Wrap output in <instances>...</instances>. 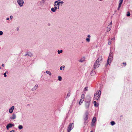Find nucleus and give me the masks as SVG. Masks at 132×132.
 Listing matches in <instances>:
<instances>
[{
  "instance_id": "nucleus-32",
  "label": "nucleus",
  "mask_w": 132,
  "mask_h": 132,
  "mask_svg": "<svg viewBox=\"0 0 132 132\" xmlns=\"http://www.w3.org/2000/svg\"><path fill=\"white\" fill-rule=\"evenodd\" d=\"M86 40L87 42H90V38H87L86 39Z\"/></svg>"
},
{
  "instance_id": "nucleus-17",
  "label": "nucleus",
  "mask_w": 132,
  "mask_h": 132,
  "mask_svg": "<svg viewBox=\"0 0 132 132\" xmlns=\"http://www.w3.org/2000/svg\"><path fill=\"white\" fill-rule=\"evenodd\" d=\"M96 121V118L95 117L92 120V122L95 123Z\"/></svg>"
},
{
  "instance_id": "nucleus-13",
  "label": "nucleus",
  "mask_w": 132,
  "mask_h": 132,
  "mask_svg": "<svg viewBox=\"0 0 132 132\" xmlns=\"http://www.w3.org/2000/svg\"><path fill=\"white\" fill-rule=\"evenodd\" d=\"M112 25H109L107 29V31L109 32L110 31L111 28H112Z\"/></svg>"
},
{
  "instance_id": "nucleus-34",
  "label": "nucleus",
  "mask_w": 132,
  "mask_h": 132,
  "mask_svg": "<svg viewBox=\"0 0 132 132\" xmlns=\"http://www.w3.org/2000/svg\"><path fill=\"white\" fill-rule=\"evenodd\" d=\"M108 44L109 45H110L111 44V41H110V38L109 39V42Z\"/></svg>"
},
{
  "instance_id": "nucleus-41",
  "label": "nucleus",
  "mask_w": 132,
  "mask_h": 132,
  "mask_svg": "<svg viewBox=\"0 0 132 132\" xmlns=\"http://www.w3.org/2000/svg\"><path fill=\"white\" fill-rule=\"evenodd\" d=\"M13 18V16L12 15H11L10 16V19H12Z\"/></svg>"
},
{
  "instance_id": "nucleus-9",
  "label": "nucleus",
  "mask_w": 132,
  "mask_h": 132,
  "mask_svg": "<svg viewBox=\"0 0 132 132\" xmlns=\"http://www.w3.org/2000/svg\"><path fill=\"white\" fill-rule=\"evenodd\" d=\"M60 1V0H59L54 2L53 4L54 6L60 7V3L59 2V1Z\"/></svg>"
},
{
  "instance_id": "nucleus-19",
  "label": "nucleus",
  "mask_w": 132,
  "mask_h": 132,
  "mask_svg": "<svg viewBox=\"0 0 132 132\" xmlns=\"http://www.w3.org/2000/svg\"><path fill=\"white\" fill-rule=\"evenodd\" d=\"M95 74V71H94L93 70L90 73V74L92 76H93Z\"/></svg>"
},
{
  "instance_id": "nucleus-11",
  "label": "nucleus",
  "mask_w": 132,
  "mask_h": 132,
  "mask_svg": "<svg viewBox=\"0 0 132 132\" xmlns=\"http://www.w3.org/2000/svg\"><path fill=\"white\" fill-rule=\"evenodd\" d=\"M27 55L28 56H29L31 57L33 55V54H32V53H31V52H28L26 54L24 55V56H27Z\"/></svg>"
},
{
  "instance_id": "nucleus-2",
  "label": "nucleus",
  "mask_w": 132,
  "mask_h": 132,
  "mask_svg": "<svg viewBox=\"0 0 132 132\" xmlns=\"http://www.w3.org/2000/svg\"><path fill=\"white\" fill-rule=\"evenodd\" d=\"M85 107L86 109H88L89 108L90 104V97L89 96L88 97L85 101Z\"/></svg>"
},
{
  "instance_id": "nucleus-29",
  "label": "nucleus",
  "mask_w": 132,
  "mask_h": 132,
  "mask_svg": "<svg viewBox=\"0 0 132 132\" xmlns=\"http://www.w3.org/2000/svg\"><path fill=\"white\" fill-rule=\"evenodd\" d=\"M54 8L55 11L57 10V9H59V7H57V6H54Z\"/></svg>"
},
{
  "instance_id": "nucleus-16",
  "label": "nucleus",
  "mask_w": 132,
  "mask_h": 132,
  "mask_svg": "<svg viewBox=\"0 0 132 132\" xmlns=\"http://www.w3.org/2000/svg\"><path fill=\"white\" fill-rule=\"evenodd\" d=\"M94 106L95 107H97L99 105V104L97 103L96 101H95L94 102Z\"/></svg>"
},
{
  "instance_id": "nucleus-48",
  "label": "nucleus",
  "mask_w": 132,
  "mask_h": 132,
  "mask_svg": "<svg viewBox=\"0 0 132 132\" xmlns=\"http://www.w3.org/2000/svg\"><path fill=\"white\" fill-rule=\"evenodd\" d=\"M67 131H68V132H70V130L69 131V130L68 129H67Z\"/></svg>"
},
{
  "instance_id": "nucleus-30",
  "label": "nucleus",
  "mask_w": 132,
  "mask_h": 132,
  "mask_svg": "<svg viewBox=\"0 0 132 132\" xmlns=\"http://www.w3.org/2000/svg\"><path fill=\"white\" fill-rule=\"evenodd\" d=\"M123 0H119L120 3L119 4V5H121L122 4V3Z\"/></svg>"
},
{
  "instance_id": "nucleus-47",
  "label": "nucleus",
  "mask_w": 132,
  "mask_h": 132,
  "mask_svg": "<svg viewBox=\"0 0 132 132\" xmlns=\"http://www.w3.org/2000/svg\"><path fill=\"white\" fill-rule=\"evenodd\" d=\"M87 37H89L88 38H89V37H90V36L89 35H88L87 36Z\"/></svg>"
},
{
  "instance_id": "nucleus-52",
  "label": "nucleus",
  "mask_w": 132,
  "mask_h": 132,
  "mask_svg": "<svg viewBox=\"0 0 132 132\" xmlns=\"http://www.w3.org/2000/svg\"><path fill=\"white\" fill-rule=\"evenodd\" d=\"M100 1H102V0H100Z\"/></svg>"
},
{
  "instance_id": "nucleus-33",
  "label": "nucleus",
  "mask_w": 132,
  "mask_h": 132,
  "mask_svg": "<svg viewBox=\"0 0 132 132\" xmlns=\"http://www.w3.org/2000/svg\"><path fill=\"white\" fill-rule=\"evenodd\" d=\"M130 12H127V16H130Z\"/></svg>"
},
{
  "instance_id": "nucleus-15",
  "label": "nucleus",
  "mask_w": 132,
  "mask_h": 132,
  "mask_svg": "<svg viewBox=\"0 0 132 132\" xmlns=\"http://www.w3.org/2000/svg\"><path fill=\"white\" fill-rule=\"evenodd\" d=\"M38 87V85L37 84L35 86V87L33 88L31 90L33 91H34L35 90H36V89H37V88Z\"/></svg>"
},
{
  "instance_id": "nucleus-8",
  "label": "nucleus",
  "mask_w": 132,
  "mask_h": 132,
  "mask_svg": "<svg viewBox=\"0 0 132 132\" xmlns=\"http://www.w3.org/2000/svg\"><path fill=\"white\" fill-rule=\"evenodd\" d=\"M14 124L13 123H9L6 126V129L8 130L10 128L12 127L13 126H14Z\"/></svg>"
},
{
  "instance_id": "nucleus-7",
  "label": "nucleus",
  "mask_w": 132,
  "mask_h": 132,
  "mask_svg": "<svg viewBox=\"0 0 132 132\" xmlns=\"http://www.w3.org/2000/svg\"><path fill=\"white\" fill-rule=\"evenodd\" d=\"M88 111H86L85 113V116L84 118L85 120V124H86L87 123V121H86L88 119Z\"/></svg>"
},
{
  "instance_id": "nucleus-4",
  "label": "nucleus",
  "mask_w": 132,
  "mask_h": 132,
  "mask_svg": "<svg viewBox=\"0 0 132 132\" xmlns=\"http://www.w3.org/2000/svg\"><path fill=\"white\" fill-rule=\"evenodd\" d=\"M101 94V90H100L99 91H97L96 93L94 95V98L95 99L98 100L100 98V96Z\"/></svg>"
},
{
  "instance_id": "nucleus-45",
  "label": "nucleus",
  "mask_w": 132,
  "mask_h": 132,
  "mask_svg": "<svg viewBox=\"0 0 132 132\" xmlns=\"http://www.w3.org/2000/svg\"><path fill=\"white\" fill-rule=\"evenodd\" d=\"M4 64H2V66L3 67H4Z\"/></svg>"
},
{
  "instance_id": "nucleus-35",
  "label": "nucleus",
  "mask_w": 132,
  "mask_h": 132,
  "mask_svg": "<svg viewBox=\"0 0 132 132\" xmlns=\"http://www.w3.org/2000/svg\"><path fill=\"white\" fill-rule=\"evenodd\" d=\"M95 125V123L92 122L91 123V126L92 127H93Z\"/></svg>"
},
{
  "instance_id": "nucleus-44",
  "label": "nucleus",
  "mask_w": 132,
  "mask_h": 132,
  "mask_svg": "<svg viewBox=\"0 0 132 132\" xmlns=\"http://www.w3.org/2000/svg\"><path fill=\"white\" fill-rule=\"evenodd\" d=\"M109 25H112V22H111L110 23V24Z\"/></svg>"
},
{
  "instance_id": "nucleus-40",
  "label": "nucleus",
  "mask_w": 132,
  "mask_h": 132,
  "mask_svg": "<svg viewBox=\"0 0 132 132\" xmlns=\"http://www.w3.org/2000/svg\"><path fill=\"white\" fill-rule=\"evenodd\" d=\"M87 88H88L87 87H85V88H84L85 90H88Z\"/></svg>"
},
{
  "instance_id": "nucleus-39",
  "label": "nucleus",
  "mask_w": 132,
  "mask_h": 132,
  "mask_svg": "<svg viewBox=\"0 0 132 132\" xmlns=\"http://www.w3.org/2000/svg\"><path fill=\"white\" fill-rule=\"evenodd\" d=\"M3 34V32L2 31H0V36L2 35Z\"/></svg>"
},
{
  "instance_id": "nucleus-28",
  "label": "nucleus",
  "mask_w": 132,
  "mask_h": 132,
  "mask_svg": "<svg viewBox=\"0 0 132 132\" xmlns=\"http://www.w3.org/2000/svg\"><path fill=\"white\" fill-rule=\"evenodd\" d=\"M85 95L84 94H82L81 96V99L84 100Z\"/></svg>"
},
{
  "instance_id": "nucleus-20",
  "label": "nucleus",
  "mask_w": 132,
  "mask_h": 132,
  "mask_svg": "<svg viewBox=\"0 0 132 132\" xmlns=\"http://www.w3.org/2000/svg\"><path fill=\"white\" fill-rule=\"evenodd\" d=\"M84 100V99H81L80 100L79 102V104L80 105L83 102Z\"/></svg>"
},
{
  "instance_id": "nucleus-36",
  "label": "nucleus",
  "mask_w": 132,
  "mask_h": 132,
  "mask_svg": "<svg viewBox=\"0 0 132 132\" xmlns=\"http://www.w3.org/2000/svg\"><path fill=\"white\" fill-rule=\"evenodd\" d=\"M60 1H59V3H60V4L61 3V4H62L64 3V2L63 1H62L60 2Z\"/></svg>"
},
{
  "instance_id": "nucleus-37",
  "label": "nucleus",
  "mask_w": 132,
  "mask_h": 132,
  "mask_svg": "<svg viewBox=\"0 0 132 132\" xmlns=\"http://www.w3.org/2000/svg\"><path fill=\"white\" fill-rule=\"evenodd\" d=\"M121 5L119 4L118 7L117 9L118 10H119V9H120V7H121Z\"/></svg>"
},
{
  "instance_id": "nucleus-50",
  "label": "nucleus",
  "mask_w": 132,
  "mask_h": 132,
  "mask_svg": "<svg viewBox=\"0 0 132 132\" xmlns=\"http://www.w3.org/2000/svg\"><path fill=\"white\" fill-rule=\"evenodd\" d=\"M90 132H93V131L92 130Z\"/></svg>"
},
{
  "instance_id": "nucleus-46",
  "label": "nucleus",
  "mask_w": 132,
  "mask_h": 132,
  "mask_svg": "<svg viewBox=\"0 0 132 132\" xmlns=\"http://www.w3.org/2000/svg\"><path fill=\"white\" fill-rule=\"evenodd\" d=\"M9 20V18H6V20Z\"/></svg>"
},
{
  "instance_id": "nucleus-27",
  "label": "nucleus",
  "mask_w": 132,
  "mask_h": 132,
  "mask_svg": "<svg viewBox=\"0 0 132 132\" xmlns=\"http://www.w3.org/2000/svg\"><path fill=\"white\" fill-rule=\"evenodd\" d=\"M63 51L62 50H61L60 51L58 50L57 51V52L58 54H60V53H62V52Z\"/></svg>"
},
{
  "instance_id": "nucleus-14",
  "label": "nucleus",
  "mask_w": 132,
  "mask_h": 132,
  "mask_svg": "<svg viewBox=\"0 0 132 132\" xmlns=\"http://www.w3.org/2000/svg\"><path fill=\"white\" fill-rule=\"evenodd\" d=\"M16 117V115L15 114H13L12 116L10 117V118L11 119H14Z\"/></svg>"
},
{
  "instance_id": "nucleus-24",
  "label": "nucleus",
  "mask_w": 132,
  "mask_h": 132,
  "mask_svg": "<svg viewBox=\"0 0 132 132\" xmlns=\"http://www.w3.org/2000/svg\"><path fill=\"white\" fill-rule=\"evenodd\" d=\"M8 73V71H6V72L4 73V74H3V75H4V76L5 77H6L7 76V75H6V73Z\"/></svg>"
},
{
  "instance_id": "nucleus-51",
  "label": "nucleus",
  "mask_w": 132,
  "mask_h": 132,
  "mask_svg": "<svg viewBox=\"0 0 132 132\" xmlns=\"http://www.w3.org/2000/svg\"><path fill=\"white\" fill-rule=\"evenodd\" d=\"M17 29L18 30V29H19V28H17Z\"/></svg>"
},
{
  "instance_id": "nucleus-25",
  "label": "nucleus",
  "mask_w": 132,
  "mask_h": 132,
  "mask_svg": "<svg viewBox=\"0 0 132 132\" xmlns=\"http://www.w3.org/2000/svg\"><path fill=\"white\" fill-rule=\"evenodd\" d=\"M62 78L61 77L59 76L58 77V80L60 81H61L62 80Z\"/></svg>"
},
{
  "instance_id": "nucleus-26",
  "label": "nucleus",
  "mask_w": 132,
  "mask_h": 132,
  "mask_svg": "<svg viewBox=\"0 0 132 132\" xmlns=\"http://www.w3.org/2000/svg\"><path fill=\"white\" fill-rule=\"evenodd\" d=\"M51 11L53 12H55L56 11L54 7H52L51 9Z\"/></svg>"
},
{
  "instance_id": "nucleus-5",
  "label": "nucleus",
  "mask_w": 132,
  "mask_h": 132,
  "mask_svg": "<svg viewBox=\"0 0 132 132\" xmlns=\"http://www.w3.org/2000/svg\"><path fill=\"white\" fill-rule=\"evenodd\" d=\"M45 1L44 0H42L40 1H39L38 2V5L39 8L42 7L44 4Z\"/></svg>"
},
{
  "instance_id": "nucleus-21",
  "label": "nucleus",
  "mask_w": 132,
  "mask_h": 132,
  "mask_svg": "<svg viewBox=\"0 0 132 132\" xmlns=\"http://www.w3.org/2000/svg\"><path fill=\"white\" fill-rule=\"evenodd\" d=\"M18 128L19 129H21L23 128V126L22 125H19L18 126Z\"/></svg>"
},
{
  "instance_id": "nucleus-49",
  "label": "nucleus",
  "mask_w": 132,
  "mask_h": 132,
  "mask_svg": "<svg viewBox=\"0 0 132 132\" xmlns=\"http://www.w3.org/2000/svg\"><path fill=\"white\" fill-rule=\"evenodd\" d=\"M2 69V68H1V67H0V69Z\"/></svg>"
},
{
  "instance_id": "nucleus-38",
  "label": "nucleus",
  "mask_w": 132,
  "mask_h": 132,
  "mask_svg": "<svg viewBox=\"0 0 132 132\" xmlns=\"http://www.w3.org/2000/svg\"><path fill=\"white\" fill-rule=\"evenodd\" d=\"M70 94L68 93L67 96L66 97V98H68L70 96Z\"/></svg>"
},
{
  "instance_id": "nucleus-43",
  "label": "nucleus",
  "mask_w": 132,
  "mask_h": 132,
  "mask_svg": "<svg viewBox=\"0 0 132 132\" xmlns=\"http://www.w3.org/2000/svg\"><path fill=\"white\" fill-rule=\"evenodd\" d=\"M123 64L125 66L126 65V63H123Z\"/></svg>"
},
{
  "instance_id": "nucleus-12",
  "label": "nucleus",
  "mask_w": 132,
  "mask_h": 132,
  "mask_svg": "<svg viewBox=\"0 0 132 132\" xmlns=\"http://www.w3.org/2000/svg\"><path fill=\"white\" fill-rule=\"evenodd\" d=\"M14 106H13L9 110V112L10 113H12L13 110L14 109Z\"/></svg>"
},
{
  "instance_id": "nucleus-18",
  "label": "nucleus",
  "mask_w": 132,
  "mask_h": 132,
  "mask_svg": "<svg viewBox=\"0 0 132 132\" xmlns=\"http://www.w3.org/2000/svg\"><path fill=\"white\" fill-rule=\"evenodd\" d=\"M84 60L85 58L84 57L82 58L80 60H79V61L80 62H82L84 61Z\"/></svg>"
},
{
  "instance_id": "nucleus-1",
  "label": "nucleus",
  "mask_w": 132,
  "mask_h": 132,
  "mask_svg": "<svg viewBox=\"0 0 132 132\" xmlns=\"http://www.w3.org/2000/svg\"><path fill=\"white\" fill-rule=\"evenodd\" d=\"M102 56H100L94 63V69H96L99 67L100 63L102 62Z\"/></svg>"
},
{
  "instance_id": "nucleus-31",
  "label": "nucleus",
  "mask_w": 132,
  "mask_h": 132,
  "mask_svg": "<svg viewBox=\"0 0 132 132\" xmlns=\"http://www.w3.org/2000/svg\"><path fill=\"white\" fill-rule=\"evenodd\" d=\"M65 67L64 65H63V66H61L60 67V69L61 70H62V69L63 68L64 69L65 68Z\"/></svg>"
},
{
  "instance_id": "nucleus-22",
  "label": "nucleus",
  "mask_w": 132,
  "mask_h": 132,
  "mask_svg": "<svg viewBox=\"0 0 132 132\" xmlns=\"http://www.w3.org/2000/svg\"><path fill=\"white\" fill-rule=\"evenodd\" d=\"M46 73L49 75H51V72L49 71H46Z\"/></svg>"
},
{
  "instance_id": "nucleus-6",
  "label": "nucleus",
  "mask_w": 132,
  "mask_h": 132,
  "mask_svg": "<svg viewBox=\"0 0 132 132\" xmlns=\"http://www.w3.org/2000/svg\"><path fill=\"white\" fill-rule=\"evenodd\" d=\"M17 3L18 5L20 7L22 6L24 3V2L23 0H17Z\"/></svg>"
},
{
  "instance_id": "nucleus-3",
  "label": "nucleus",
  "mask_w": 132,
  "mask_h": 132,
  "mask_svg": "<svg viewBox=\"0 0 132 132\" xmlns=\"http://www.w3.org/2000/svg\"><path fill=\"white\" fill-rule=\"evenodd\" d=\"M112 54L111 51H110L109 57L108 58L107 63L106 64L105 66H106L108 64L110 65L111 62L112 60Z\"/></svg>"
},
{
  "instance_id": "nucleus-42",
  "label": "nucleus",
  "mask_w": 132,
  "mask_h": 132,
  "mask_svg": "<svg viewBox=\"0 0 132 132\" xmlns=\"http://www.w3.org/2000/svg\"><path fill=\"white\" fill-rule=\"evenodd\" d=\"M115 37H114L113 38H111V40H115Z\"/></svg>"
},
{
  "instance_id": "nucleus-10",
  "label": "nucleus",
  "mask_w": 132,
  "mask_h": 132,
  "mask_svg": "<svg viewBox=\"0 0 132 132\" xmlns=\"http://www.w3.org/2000/svg\"><path fill=\"white\" fill-rule=\"evenodd\" d=\"M73 123H70V124L67 129L69 130V131H71L73 128Z\"/></svg>"
},
{
  "instance_id": "nucleus-23",
  "label": "nucleus",
  "mask_w": 132,
  "mask_h": 132,
  "mask_svg": "<svg viewBox=\"0 0 132 132\" xmlns=\"http://www.w3.org/2000/svg\"><path fill=\"white\" fill-rule=\"evenodd\" d=\"M111 124L112 126H113L115 124V123L114 121H112L111 122Z\"/></svg>"
}]
</instances>
